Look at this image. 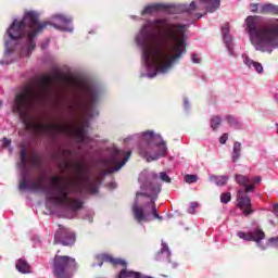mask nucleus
I'll use <instances>...</instances> for the list:
<instances>
[{"instance_id": "obj_46", "label": "nucleus", "mask_w": 278, "mask_h": 278, "mask_svg": "<svg viewBox=\"0 0 278 278\" xmlns=\"http://www.w3.org/2000/svg\"><path fill=\"white\" fill-rule=\"evenodd\" d=\"M68 166H71V163H66V167L68 168Z\"/></svg>"}, {"instance_id": "obj_21", "label": "nucleus", "mask_w": 278, "mask_h": 278, "mask_svg": "<svg viewBox=\"0 0 278 278\" xmlns=\"http://www.w3.org/2000/svg\"><path fill=\"white\" fill-rule=\"evenodd\" d=\"M260 14H278V5L273 3L262 4L260 9Z\"/></svg>"}, {"instance_id": "obj_33", "label": "nucleus", "mask_w": 278, "mask_h": 278, "mask_svg": "<svg viewBox=\"0 0 278 278\" xmlns=\"http://www.w3.org/2000/svg\"><path fill=\"white\" fill-rule=\"evenodd\" d=\"M160 179H161V181H165L166 184H170V177L168 176V174H166V172L160 173Z\"/></svg>"}, {"instance_id": "obj_18", "label": "nucleus", "mask_w": 278, "mask_h": 278, "mask_svg": "<svg viewBox=\"0 0 278 278\" xmlns=\"http://www.w3.org/2000/svg\"><path fill=\"white\" fill-rule=\"evenodd\" d=\"M243 64L250 68V71H255L256 73H264V66L262 63L253 61L245 53L242 54Z\"/></svg>"}, {"instance_id": "obj_17", "label": "nucleus", "mask_w": 278, "mask_h": 278, "mask_svg": "<svg viewBox=\"0 0 278 278\" xmlns=\"http://www.w3.org/2000/svg\"><path fill=\"white\" fill-rule=\"evenodd\" d=\"M235 181L238 186H242L244 188L243 192H253L255 186L251 185V178L244 175L236 174Z\"/></svg>"}, {"instance_id": "obj_20", "label": "nucleus", "mask_w": 278, "mask_h": 278, "mask_svg": "<svg viewBox=\"0 0 278 278\" xmlns=\"http://www.w3.org/2000/svg\"><path fill=\"white\" fill-rule=\"evenodd\" d=\"M166 5L164 4H150L143 9L141 12L142 16L147 14H155V12H160L161 10H165Z\"/></svg>"}, {"instance_id": "obj_29", "label": "nucleus", "mask_w": 278, "mask_h": 278, "mask_svg": "<svg viewBox=\"0 0 278 278\" xmlns=\"http://www.w3.org/2000/svg\"><path fill=\"white\" fill-rule=\"evenodd\" d=\"M222 119L219 116H213L211 118V127L212 129H218V126L220 125Z\"/></svg>"}, {"instance_id": "obj_40", "label": "nucleus", "mask_w": 278, "mask_h": 278, "mask_svg": "<svg viewBox=\"0 0 278 278\" xmlns=\"http://www.w3.org/2000/svg\"><path fill=\"white\" fill-rule=\"evenodd\" d=\"M254 181H255V184H261L262 177L256 176V177L254 178Z\"/></svg>"}, {"instance_id": "obj_19", "label": "nucleus", "mask_w": 278, "mask_h": 278, "mask_svg": "<svg viewBox=\"0 0 278 278\" xmlns=\"http://www.w3.org/2000/svg\"><path fill=\"white\" fill-rule=\"evenodd\" d=\"M156 260L159 262H170V249H168V244L165 242H162L161 251L156 255Z\"/></svg>"}, {"instance_id": "obj_10", "label": "nucleus", "mask_w": 278, "mask_h": 278, "mask_svg": "<svg viewBox=\"0 0 278 278\" xmlns=\"http://www.w3.org/2000/svg\"><path fill=\"white\" fill-rule=\"evenodd\" d=\"M77 270V263L71 256L54 257L53 273L56 278H73V273Z\"/></svg>"}, {"instance_id": "obj_15", "label": "nucleus", "mask_w": 278, "mask_h": 278, "mask_svg": "<svg viewBox=\"0 0 278 278\" xmlns=\"http://www.w3.org/2000/svg\"><path fill=\"white\" fill-rule=\"evenodd\" d=\"M229 24L222 26V35L224 38V43L226 45V49H228L229 55H233V38L229 34Z\"/></svg>"}, {"instance_id": "obj_8", "label": "nucleus", "mask_w": 278, "mask_h": 278, "mask_svg": "<svg viewBox=\"0 0 278 278\" xmlns=\"http://www.w3.org/2000/svg\"><path fill=\"white\" fill-rule=\"evenodd\" d=\"M140 142L139 155L148 162H155L160 157L168 155V147L162 135L153 132V130L143 131L141 134L132 135L125 139L126 144L130 142Z\"/></svg>"}, {"instance_id": "obj_2", "label": "nucleus", "mask_w": 278, "mask_h": 278, "mask_svg": "<svg viewBox=\"0 0 278 278\" xmlns=\"http://www.w3.org/2000/svg\"><path fill=\"white\" fill-rule=\"evenodd\" d=\"M21 162L18 168L22 170L20 190H29L30 192H46L47 203L59 205L63 210L77 212L81 210L84 202L79 199V188H85L89 194L99 192V177L90 176V168L84 161H76L72 164V169L76 175L74 180L62 178L60 176L51 177L49 186H45V175L38 176L37 179L29 178L27 174V153L22 148L20 153Z\"/></svg>"}, {"instance_id": "obj_7", "label": "nucleus", "mask_w": 278, "mask_h": 278, "mask_svg": "<svg viewBox=\"0 0 278 278\" xmlns=\"http://www.w3.org/2000/svg\"><path fill=\"white\" fill-rule=\"evenodd\" d=\"M54 79L52 76H43L38 89L26 87L24 91L15 97L13 112H16L22 121H27L29 113L34 108L42 105L49 99L53 90Z\"/></svg>"}, {"instance_id": "obj_44", "label": "nucleus", "mask_w": 278, "mask_h": 278, "mask_svg": "<svg viewBox=\"0 0 278 278\" xmlns=\"http://www.w3.org/2000/svg\"><path fill=\"white\" fill-rule=\"evenodd\" d=\"M143 174L140 175L139 181H142Z\"/></svg>"}, {"instance_id": "obj_24", "label": "nucleus", "mask_w": 278, "mask_h": 278, "mask_svg": "<svg viewBox=\"0 0 278 278\" xmlns=\"http://www.w3.org/2000/svg\"><path fill=\"white\" fill-rule=\"evenodd\" d=\"M240 153H242V143L235 142L232 149V162H238L240 160Z\"/></svg>"}, {"instance_id": "obj_11", "label": "nucleus", "mask_w": 278, "mask_h": 278, "mask_svg": "<svg viewBox=\"0 0 278 278\" xmlns=\"http://www.w3.org/2000/svg\"><path fill=\"white\" fill-rule=\"evenodd\" d=\"M237 236L238 238H240L241 240H245L247 242H256V245L258 247V249H262V251H264L266 247H268V243L262 244V240L266 238V235L260 228H256L249 232L239 231Z\"/></svg>"}, {"instance_id": "obj_1", "label": "nucleus", "mask_w": 278, "mask_h": 278, "mask_svg": "<svg viewBox=\"0 0 278 278\" xmlns=\"http://www.w3.org/2000/svg\"><path fill=\"white\" fill-rule=\"evenodd\" d=\"M186 31L188 25L173 23L166 18L147 22L136 37L142 49L146 77L152 79L157 74L166 75L186 53Z\"/></svg>"}, {"instance_id": "obj_3", "label": "nucleus", "mask_w": 278, "mask_h": 278, "mask_svg": "<svg viewBox=\"0 0 278 278\" xmlns=\"http://www.w3.org/2000/svg\"><path fill=\"white\" fill-rule=\"evenodd\" d=\"M49 22L38 21V13L26 12L22 21L14 20L7 30L10 38L5 41L4 59L2 64H12L16 58H29L36 49V36L47 29Z\"/></svg>"}, {"instance_id": "obj_23", "label": "nucleus", "mask_w": 278, "mask_h": 278, "mask_svg": "<svg viewBox=\"0 0 278 278\" xmlns=\"http://www.w3.org/2000/svg\"><path fill=\"white\" fill-rule=\"evenodd\" d=\"M16 269L18 273H22L23 275H27V273H31V267L27 263V261L20 258L16 264Z\"/></svg>"}, {"instance_id": "obj_43", "label": "nucleus", "mask_w": 278, "mask_h": 278, "mask_svg": "<svg viewBox=\"0 0 278 278\" xmlns=\"http://www.w3.org/2000/svg\"><path fill=\"white\" fill-rule=\"evenodd\" d=\"M111 188H116V182H111Z\"/></svg>"}, {"instance_id": "obj_37", "label": "nucleus", "mask_w": 278, "mask_h": 278, "mask_svg": "<svg viewBox=\"0 0 278 278\" xmlns=\"http://www.w3.org/2000/svg\"><path fill=\"white\" fill-rule=\"evenodd\" d=\"M10 144H12V141H11L10 139H8V138H3V140H2V147H3L4 149H8V147H10Z\"/></svg>"}, {"instance_id": "obj_6", "label": "nucleus", "mask_w": 278, "mask_h": 278, "mask_svg": "<svg viewBox=\"0 0 278 278\" xmlns=\"http://www.w3.org/2000/svg\"><path fill=\"white\" fill-rule=\"evenodd\" d=\"M101 93L99 89L94 87L87 88L83 98H76L72 100L67 108L70 112L74 114H80L85 118V123L75 128L76 138L79 144H87V147H92V139L88 137L86 127H88V119L99 116V111L94 109V103L99 101Z\"/></svg>"}, {"instance_id": "obj_31", "label": "nucleus", "mask_w": 278, "mask_h": 278, "mask_svg": "<svg viewBox=\"0 0 278 278\" xmlns=\"http://www.w3.org/2000/svg\"><path fill=\"white\" fill-rule=\"evenodd\" d=\"M262 8L261 3H252L250 4V10L253 12V14H260V10Z\"/></svg>"}, {"instance_id": "obj_4", "label": "nucleus", "mask_w": 278, "mask_h": 278, "mask_svg": "<svg viewBox=\"0 0 278 278\" xmlns=\"http://www.w3.org/2000/svg\"><path fill=\"white\" fill-rule=\"evenodd\" d=\"M244 23L245 31L255 51L273 53L278 49V18H269L262 23L261 16L250 15Z\"/></svg>"}, {"instance_id": "obj_5", "label": "nucleus", "mask_w": 278, "mask_h": 278, "mask_svg": "<svg viewBox=\"0 0 278 278\" xmlns=\"http://www.w3.org/2000/svg\"><path fill=\"white\" fill-rule=\"evenodd\" d=\"M152 181L141 186L142 192H137L135 203L132 205V214L137 223H149L153 218H159L157 208H155V201L157 200V194L162 192V185L157 182V174H151Z\"/></svg>"}, {"instance_id": "obj_39", "label": "nucleus", "mask_w": 278, "mask_h": 278, "mask_svg": "<svg viewBox=\"0 0 278 278\" xmlns=\"http://www.w3.org/2000/svg\"><path fill=\"white\" fill-rule=\"evenodd\" d=\"M184 108L185 110H188V108H190V102H188V99H184Z\"/></svg>"}, {"instance_id": "obj_32", "label": "nucleus", "mask_w": 278, "mask_h": 278, "mask_svg": "<svg viewBox=\"0 0 278 278\" xmlns=\"http://www.w3.org/2000/svg\"><path fill=\"white\" fill-rule=\"evenodd\" d=\"M220 201L225 204L229 203V201H231V193L230 192L222 193Z\"/></svg>"}, {"instance_id": "obj_28", "label": "nucleus", "mask_w": 278, "mask_h": 278, "mask_svg": "<svg viewBox=\"0 0 278 278\" xmlns=\"http://www.w3.org/2000/svg\"><path fill=\"white\" fill-rule=\"evenodd\" d=\"M227 122L230 125V127H236V128L240 127V122L238 121V118L231 115L227 116Z\"/></svg>"}, {"instance_id": "obj_34", "label": "nucleus", "mask_w": 278, "mask_h": 278, "mask_svg": "<svg viewBox=\"0 0 278 278\" xmlns=\"http://www.w3.org/2000/svg\"><path fill=\"white\" fill-rule=\"evenodd\" d=\"M198 207H199V203H197V202H191V203H190V206H189V210H188L189 214H194V211H195Z\"/></svg>"}, {"instance_id": "obj_36", "label": "nucleus", "mask_w": 278, "mask_h": 278, "mask_svg": "<svg viewBox=\"0 0 278 278\" xmlns=\"http://www.w3.org/2000/svg\"><path fill=\"white\" fill-rule=\"evenodd\" d=\"M49 125H45V124H37V129H39V131H47V129H49Z\"/></svg>"}, {"instance_id": "obj_22", "label": "nucleus", "mask_w": 278, "mask_h": 278, "mask_svg": "<svg viewBox=\"0 0 278 278\" xmlns=\"http://www.w3.org/2000/svg\"><path fill=\"white\" fill-rule=\"evenodd\" d=\"M117 278H151V277L142 276V274L137 271L122 269Z\"/></svg>"}, {"instance_id": "obj_41", "label": "nucleus", "mask_w": 278, "mask_h": 278, "mask_svg": "<svg viewBox=\"0 0 278 278\" xmlns=\"http://www.w3.org/2000/svg\"><path fill=\"white\" fill-rule=\"evenodd\" d=\"M54 242L55 243L60 242V236L58 233L54 236Z\"/></svg>"}, {"instance_id": "obj_9", "label": "nucleus", "mask_w": 278, "mask_h": 278, "mask_svg": "<svg viewBox=\"0 0 278 278\" xmlns=\"http://www.w3.org/2000/svg\"><path fill=\"white\" fill-rule=\"evenodd\" d=\"M108 156L100 160V166L104 170V175H112V173H118V170L127 164L131 152L118 150L116 147L109 148Z\"/></svg>"}, {"instance_id": "obj_47", "label": "nucleus", "mask_w": 278, "mask_h": 278, "mask_svg": "<svg viewBox=\"0 0 278 278\" xmlns=\"http://www.w3.org/2000/svg\"><path fill=\"white\" fill-rule=\"evenodd\" d=\"M92 266H97V264H93Z\"/></svg>"}, {"instance_id": "obj_13", "label": "nucleus", "mask_w": 278, "mask_h": 278, "mask_svg": "<svg viewBox=\"0 0 278 278\" xmlns=\"http://www.w3.org/2000/svg\"><path fill=\"white\" fill-rule=\"evenodd\" d=\"M72 17H66L65 15H54L52 16V25L61 31H73Z\"/></svg>"}, {"instance_id": "obj_16", "label": "nucleus", "mask_w": 278, "mask_h": 278, "mask_svg": "<svg viewBox=\"0 0 278 278\" xmlns=\"http://www.w3.org/2000/svg\"><path fill=\"white\" fill-rule=\"evenodd\" d=\"M96 260L98 263V266H103V262H109L110 264H113V266H127V262L121 260V258H114L111 255L108 254H101L96 256Z\"/></svg>"}, {"instance_id": "obj_27", "label": "nucleus", "mask_w": 278, "mask_h": 278, "mask_svg": "<svg viewBox=\"0 0 278 278\" xmlns=\"http://www.w3.org/2000/svg\"><path fill=\"white\" fill-rule=\"evenodd\" d=\"M61 244H63V247L75 244V233L71 232L65 239L61 240Z\"/></svg>"}, {"instance_id": "obj_45", "label": "nucleus", "mask_w": 278, "mask_h": 278, "mask_svg": "<svg viewBox=\"0 0 278 278\" xmlns=\"http://www.w3.org/2000/svg\"><path fill=\"white\" fill-rule=\"evenodd\" d=\"M41 47H42V49H47V46H45V45H42Z\"/></svg>"}, {"instance_id": "obj_48", "label": "nucleus", "mask_w": 278, "mask_h": 278, "mask_svg": "<svg viewBox=\"0 0 278 278\" xmlns=\"http://www.w3.org/2000/svg\"><path fill=\"white\" fill-rule=\"evenodd\" d=\"M1 104H2V103L0 102V108H1Z\"/></svg>"}, {"instance_id": "obj_14", "label": "nucleus", "mask_w": 278, "mask_h": 278, "mask_svg": "<svg viewBox=\"0 0 278 278\" xmlns=\"http://www.w3.org/2000/svg\"><path fill=\"white\" fill-rule=\"evenodd\" d=\"M198 8L206 12H216L220 8V0H198Z\"/></svg>"}, {"instance_id": "obj_35", "label": "nucleus", "mask_w": 278, "mask_h": 278, "mask_svg": "<svg viewBox=\"0 0 278 278\" xmlns=\"http://www.w3.org/2000/svg\"><path fill=\"white\" fill-rule=\"evenodd\" d=\"M191 61L193 62V64H199L201 62V56H199V54H191Z\"/></svg>"}, {"instance_id": "obj_25", "label": "nucleus", "mask_w": 278, "mask_h": 278, "mask_svg": "<svg viewBox=\"0 0 278 278\" xmlns=\"http://www.w3.org/2000/svg\"><path fill=\"white\" fill-rule=\"evenodd\" d=\"M210 180L216 184V186H225L229 178L227 176H211Z\"/></svg>"}, {"instance_id": "obj_42", "label": "nucleus", "mask_w": 278, "mask_h": 278, "mask_svg": "<svg viewBox=\"0 0 278 278\" xmlns=\"http://www.w3.org/2000/svg\"><path fill=\"white\" fill-rule=\"evenodd\" d=\"M274 99L278 102V93H274Z\"/></svg>"}, {"instance_id": "obj_12", "label": "nucleus", "mask_w": 278, "mask_h": 278, "mask_svg": "<svg viewBox=\"0 0 278 278\" xmlns=\"http://www.w3.org/2000/svg\"><path fill=\"white\" fill-rule=\"evenodd\" d=\"M237 205L242 211L243 216L253 214L251 198L247 194V191L239 189L237 193Z\"/></svg>"}, {"instance_id": "obj_38", "label": "nucleus", "mask_w": 278, "mask_h": 278, "mask_svg": "<svg viewBox=\"0 0 278 278\" xmlns=\"http://www.w3.org/2000/svg\"><path fill=\"white\" fill-rule=\"evenodd\" d=\"M228 139H229V135L224 134V135L219 138L220 144H226V142H227Z\"/></svg>"}, {"instance_id": "obj_26", "label": "nucleus", "mask_w": 278, "mask_h": 278, "mask_svg": "<svg viewBox=\"0 0 278 278\" xmlns=\"http://www.w3.org/2000/svg\"><path fill=\"white\" fill-rule=\"evenodd\" d=\"M197 9V2H191L189 5L188 4H180L178 5V10H180V12H192V10Z\"/></svg>"}, {"instance_id": "obj_30", "label": "nucleus", "mask_w": 278, "mask_h": 278, "mask_svg": "<svg viewBox=\"0 0 278 278\" xmlns=\"http://www.w3.org/2000/svg\"><path fill=\"white\" fill-rule=\"evenodd\" d=\"M185 181L186 184H197V181H199V177L197 175H186Z\"/></svg>"}]
</instances>
